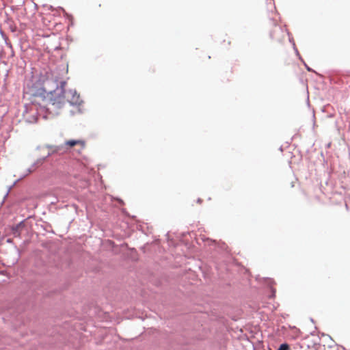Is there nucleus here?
<instances>
[{
    "label": "nucleus",
    "instance_id": "1",
    "mask_svg": "<svg viewBox=\"0 0 350 350\" xmlns=\"http://www.w3.org/2000/svg\"><path fill=\"white\" fill-rule=\"evenodd\" d=\"M51 102L52 105L55 107L61 108L67 103L72 105H80L81 100L79 94L75 90L65 91L61 89L58 96L52 98Z\"/></svg>",
    "mask_w": 350,
    "mask_h": 350
},
{
    "label": "nucleus",
    "instance_id": "2",
    "mask_svg": "<svg viewBox=\"0 0 350 350\" xmlns=\"http://www.w3.org/2000/svg\"><path fill=\"white\" fill-rule=\"evenodd\" d=\"M65 145L70 148L79 145L82 148H83L85 146V143L83 140H81V139H77V140L70 139V140L66 141Z\"/></svg>",
    "mask_w": 350,
    "mask_h": 350
},
{
    "label": "nucleus",
    "instance_id": "3",
    "mask_svg": "<svg viewBox=\"0 0 350 350\" xmlns=\"http://www.w3.org/2000/svg\"><path fill=\"white\" fill-rule=\"evenodd\" d=\"M24 226L23 221L20 222L16 226L12 228V233L16 237L20 236V230Z\"/></svg>",
    "mask_w": 350,
    "mask_h": 350
},
{
    "label": "nucleus",
    "instance_id": "4",
    "mask_svg": "<svg viewBox=\"0 0 350 350\" xmlns=\"http://www.w3.org/2000/svg\"><path fill=\"white\" fill-rule=\"evenodd\" d=\"M47 148L49 150V155H51V154H53L55 153H58L62 150L61 146H48Z\"/></svg>",
    "mask_w": 350,
    "mask_h": 350
},
{
    "label": "nucleus",
    "instance_id": "5",
    "mask_svg": "<svg viewBox=\"0 0 350 350\" xmlns=\"http://www.w3.org/2000/svg\"><path fill=\"white\" fill-rule=\"evenodd\" d=\"M278 350H290V347L288 344H282Z\"/></svg>",
    "mask_w": 350,
    "mask_h": 350
}]
</instances>
